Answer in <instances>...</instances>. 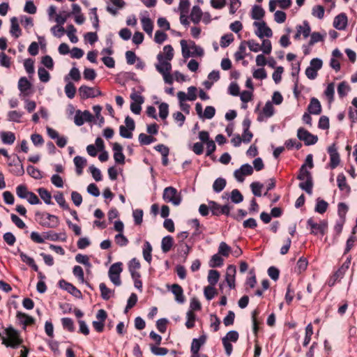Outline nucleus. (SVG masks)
<instances>
[{
    "instance_id": "nucleus-1",
    "label": "nucleus",
    "mask_w": 357,
    "mask_h": 357,
    "mask_svg": "<svg viewBox=\"0 0 357 357\" xmlns=\"http://www.w3.org/2000/svg\"><path fill=\"white\" fill-rule=\"evenodd\" d=\"M182 56L184 59H188L190 56H203L204 51L202 47L198 46L192 40L188 43L186 40H181Z\"/></svg>"
},
{
    "instance_id": "nucleus-2",
    "label": "nucleus",
    "mask_w": 357,
    "mask_h": 357,
    "mask_svg": "<svg viewBox=\"0 0 357 357\" xmlns=\"http://www.w3.org/2000/svg\"><path fill=\"white\" fill-rule=\"evenodd\" d=\"M35 216L36 220L44 227L56 228L59 224V218L48 213L36 211Z\"/></svg>"
},
{
    "instance_id": "nucleus-3",
    "label": "nucleus",
    "mask_w": 357,
    "mask_h": 357,
    "mask_svg": "<svg viewBox=\"0 0 357 357\" xmlns=\"http://www.w3.org/2000/svg\"><path fill=\"white\" fill-rule=\"evenodd\" d=\"M9 338V342L2 336L3 343L7 347H10L13 349L17 348L22 342V340L20 337L19 332L15 329L12 326L7 327L3 332Z\"/></svg>"
},
{
    "instance_id": "nucleus-4",
    "label": "nucleus",
    "mask_w": 357,
    "mask_h": 357,
    "mask_svg": "<svg viewBox=\"0 0 357 357\" xmlns=\"http://www.w3.org/2000/svg\"><path fill=\"white\" fill-rule=\"evenodd\" d=\"M307 227L310 229V234L324 236L328 229V222L324 220L317 222L313 218H310L307 220Z\"/></svg>"
},
{
    "instance_id": "nucleus-5",
    "label": "nucleus",
    "mask_w": 357,
    "mask_h": 357,
    "mask_svg": "<svg viewBox=\"0 0 357 357\" xmlns=\"http://www.w3.org/2000/svg\"><path fill=\"white\" fill-rule=\"evenodd\" d=\"M162 199L165 202L171 203L174 206H178L182 200L181 195L177 190L172 186L164 189Z\"/></svg>"
},
{
    "instance_id": "nucleus-6",
    "label": "nucleus",
    "mask_w": 357,
    "mask_h": 357,
    "mask_svg": "<svg viewBox=\"0 0 357 357\" xmlns=\"http://www.w3.org/2000/svg\"><path fill=\"white\" fill-rule=\"evenodd\" d=\"M122 266L123 264L121 262H116L110 266L108 271L109 280L115 286L117 287L121 284L120 275L123 271Z\"/></svg>"
},
{
    "instance_id": "nucleus-7",
    "label": "nucleus",
    "mask_w": 357,
    "mask_h": 357,
    "mask_svg": "<svg viewBox=\"0 0 357 357\" xmlns=\"http://www.w3.org/2000/svg\"><path fill=\"white\" fill-rule=\"evenodd\" d=\"M125 124L126 126H121L119 127V134L123 138L130 139L132 137V131L135 128V121L131 117L126 116Z\"/></svg>"
},
{
    "instance_id": "nucleus-8",
    "label": "nucleus",
    "mask_w": 357,
    "mask_h": 357,
    "mask_svg": "<svg viewBox=\"0 0 357 357\" xmlns=\"http://www.w3.org/2000/svg\"><path fill=\"white\" fill-rule=\"evenodd\" d=\"M253 26L257 28L255 31V35L260 39L264 38V37H272L273 31L264 21L255 22Z\"/></svg>"
},
{
    "instance_id": "nucleus-9",
    "label": "nucleus",
    "mask_w": 357,
    "mask_h": 357,
    "mask_svg": "<svg viewBox=\"0 0 357 357\" xmlns=\"http://www.w3.org/2000/svg\"><path fill=\"white\" fill-rule=\"evenodd\" d=\"M298 138L303 141L306 146L315 144L318 141L317 135L311 134L309 131L303 128H300L297 130Z\"/></svg>"
},
{
    "instance_id": "nucleus-10",
    "label": "nucleus",
    "mask_w": 357,
    "mask_h": 357,
    "mask_svg": "<svg viewBox=\"0 0 357 357\" xmlns=\"http://www.w3.org/2000/svg\"><path fill=\"white\" fill-rule=\"evenodd\" d=\"M107 314L103 309L99 310L96 315V320L92 322L94 330L98 333H102L105 328V322L107 319Z\"/></svg>"
},
{
    "instance_id": "nucleus-11",
    "label": "nucleus",
    "mask_w": 357,
    "mask_h": 357,
    "mask_svg": "<svg viewBox=\"0 0 357 357\" xmlns=\"http://www.w3.org/2000/svg\"><path fill=\"white\" fill-rule=\"evenodd\" d=\"M157 60L158 63L155 64V67L159 73L162 75L168 72H171L172 64L170 61L165 59V56L162 52H160L157 55Z\"/></svg>"
},
{
    "instance_id": "nucleus-12",
    "label": "nucleus",
    "mask_w": 357,
    "mask_h": 357,
    "mask_svg": "<svg viewBox=\"0 0 357 357\" xmlns=\"http://www.w3.org/2000/svg\"><path fill=\"white\" fill-rule=\"evenodd\" d=\"M327 151L330 156V162L328 165L331 169H333L336 168L340 162V154L335 144L328 146Z\"/></svg>"
},
{
    "instance_id": "nucleus-13",
    "label": "nucleus",
    "mask_w": 357,
    "mask_h": 357,
    "mask_svg": "<svg viewBox=\"0 0 357 357\" xmlns=\"http://www.w3.org/2000/svg\"><path fill=\"white\" fill-rule=\"evenodd\" d=\"M253 173V167L248 163L244 164L241 166L238 169L234 172L235 178L238 182H243L245 176L251 175Z\"/></svg>"
},
{
    "instance_id": "nucleus-14",
    "label": "nucleus",
    "mask_w": 357,
    "mask_h": 357,
    "mask_svg": "<svg viewBox=\"0 0 357 357\" xmlns=\"http://www.w3.org/2000/svg\"><path fill=\"white\" fill-rule=\"evenodd\" d=\"M15 158L8 162V166L13 167L10 172L17 176H20L24 174V166L20 158L18 155H15Z\"/></svg>"
},
{
    "instance_id": "nucleus-15",
    "label": "nucleus",
    "mask_w": 357,
    "mask_h": 357,
    "mask_svg": "<svg viewBox=\"0 0 357 357\" xmlns=\"http://www.w3.org/2000/svg\"><path fill=\"white\" fill-rule=\"evenodd\" d=\"M113 157L116 163L123 165L125 163V155L123 153V147L118 142L112 144Z\"/></svg>"
},
{
    "instance_id": "nucleus-16",
    "label": "nucleus",
    "mask_w": 357,
    "mask_h": 357,
    "mask_svg": "<svg viewBox=\"0 0 357 357\" xmlns=\"http://www.w3.org/2000/svg\"><path fill=\"white\" fill-rule=\"evenodd\" d=\"M16 319L20 325L22 326V328L26 330L27 326L35 324V319L29 314L17 311L16 313Z\"/></svg>"
},
{
    "instance_id": "nucleus-17",
    "label": "nucleus",
    "mask_w": 357,
    "mask_h": 357,
    "mask_svg": "<svg viewBox=\"0 0 357 357\" xmlns=\"http://www.w3.org/2000/svg\"><path fill=\"white\" fill-rule=\"evenodd\" d=\"M59 285L60 288L68 291L69 294H70L75 298H81L82 297L81 291L76 287H75L73 284L66 281L65 280L62 279V280H59Z\"/></svg>"
},
{
    "instance_id": "nucleus-18",
    "label": "nucleus",
    "mask_w": 357,
    "mask_h": 357,
    "mask_svg": "<svg viewBox=\"0 0 357 357\" xmlns=\"http://www.w3.org/2000/svg\"><path fill=\"white\" fill-rule=\"evenodd\" d=\"M275 109L271 102H266L261 112L259 114L257 120L263 121L265 119L271 117L274 114Z\"/></svg>"
},
{
    "instance_id": "nucleus-19",
    "label": "nucleus",
    "mask_w": 357,
    "mask_h": 357,
    "mask_svg": "<svg viewBox=\"0 0 357 357\" xmlns=\"http://www.w3.org/2000/svg\"><path fill=\"white\" fill-rule=\"evenodd\" d=\"M347 17L345 13L337 15L333 20V26L338 30H344L347 26Z\"/></svg>"
},
{
    "instance_id": "nucleus-20",
    "label": "nucleus",
    "mask_w": 357,
    "mask_h": 357,
    "mask_svg": "<svg viewBox=\"0 0 357 357\" xmlns=\"http://www.w3.org/2000/svg\"><path fill=\"white\" fill-rule=\"evenodd\" d=\"M236 272V267L233 265H229L227 268L225 280L230 289L235 288Z\"/></svg>"
},
{
    "instance_id": "nucleus-21",
    "label": "nucleus",
    "mask_w": 357,
    "mask_h": 357,
    "mask_svg": "<svg viewBox=\"0 0 357 357\" xmlns=\"http://www.w3.org/2000/svg\"><path fill=\"white\" fill-rule=\"evenodd\" d=\"M93 110L95 113V116L91 114V123L98 125L100 127L104 123V118L100 114L102 107L100 105H95L93 107Z\"/></svg>"
},
{
    "instance_id": "nucleus-22",
    "label": "nucleus",
    "mask_w": 357,
    "mask_h": 357,
    "mask_svg": "<svg viewBox=\"0 0 357 357\" xmlns=\"http://www.w3.org/2000/svg\"><path fill=\"white\" fill-rule=\"evenodd\" d=\"M84 122H89V110H84L83 112L77 110L75 116V123L81 126Z\"/></svg>"
},
{
    "instance_id": "nucleus-23",
    "label": "nucleus",
    "mask_w": 357,
    "mask_h": 357,
    "mask_svg": "<svg viewBox=\"0 0 357 357\" xmlns=\"http://www.w3.org/2000/svg\"><path fill=\"white\" fill-rule=\"evenodd\" d=\"M307 111L311 114L318 115L321 112V106L319 100L312 98L307 107Z\"/></svg>"
},
{
    "instance_id": "nucleus-24",
    "label": "nucleus",
    "mask_w": 357,
    "mask_h": 357,
    "mask_svg": "<svg viewBox=\"0 0 357 357\" xmlns=\"http://www.w3.org/2000/svg\"><path fill=\"white\" fill-rule=\"evenodd\" d=\"M171 291L174 295L175 300L177 303H183L185 302L183 290L180 285L177 284H172L171 287Z\"/></svg>"
},
{
    "instance_id": "nucleus-25",
    "label": "nucleus",
    "mask_w": 357,
    "mask_h": 357,
    "mask_svg": "<svg viewBox=\"0 0 357 357\" xmlns=\"http://www.w3.org/2000/svg\"><path fill=\"white\" fill-rule=\"evenodd\" d=\"M207 335L203 333L198 338H194L191 343L190 351H199L202 345L206 343Z\"/></svg>"
},
{
    "instance_id": "nucleus-26",
    "label": "nucleus",
    "mask_w": 357,
    "mask_h": 357,
    "mask_svg": "<svg viewBox=\"0 0 357 357\" xmlns=\"http://www.w3.org/2000/svg\"><path fill=\"white\" fill-rule=\"evenodd\" d=\"M10 33L15 38H18L22 35V30L16 17H13L10 19Z\"/></svg>"
},
{
    "instance_id": "nucleus-27",
    "label": "nucleus",
    "mask_w": 357,
    "mask_h": 357,
    "mask_svg": "<svg viewBox=\"0 0 357 357\" xmlns=\"http://www.w3.org/2000/svg\"><path fill=\"white\" fill-rule=\"evenodd\" d=\"M141 23L143 30L150 36H152L153 24L149 16H143L141 18Z\"/></svg>"
},
{
    "instance_id": "nucleus-28",
    "label": "nucleus",
    "mask_w": 357,
    "mask_h": 357,
    "mask_svg": "<svg viewBox=\"0 0 357 357\" xmlns=\"http://www.w3.org/2000/svg\"><path fill=\"white\" fill-rule=\"evenodd\" d=\"M1 139L3 144L11 145L15 141V135L10 131H2L0 132Z\"/></svg>"
},
{
    "instance_id": "nucleus-29",
    "label": "nucleus",
    "mask_w": 357,
    "mask_h": 357,
    "mask_svg": "<svg viewBox=\"0 0 357 357\" xmlns=\"http://www.w3.org/2000/svg\"><path fill=\"white\" fill-rule=\"evenodd\" d=\"M73 161L75 165L76 173L79 176L83 173V168L86 165L87 160L83 157L77 155L74 158Z\"/></svg>"
},
{
    "instance_id": "nucleus-30",
    "label": "nucleus",
    "mask_w": 357,
    "mask_h": 357,
    "mask_svg": "<svg viewBox=\"0 0 357 357\" xmlns=\"http://www.w3.org/2000/svg\"><path fill=\"white\" fill-rule=\"evenodd\" d=\"M203 13L198 6H194L191 10L190 18L191 21L195 24H198L202 17Z\"/></svg>"
},
{
    "instance_id": "nucleus-31",
    "label": "nucleus",
    "mask_w": 357,
    "mask_h": 357,
    "mask_svg": "<svg viewBox=\"0 0 357 357\" xmlns=\"http://www.w3.org/2000/svg\"><path fill=\"white\" fill-rule=\"evenodd\" d=\"M101 297L102 299L107 301L112 298L114 294V290H112L107 287L106 284L103 282L99 285Z\"/></svg>"
},
{
    "instance_id": "nucleus-32",
    "label": "nucleus",
    "mask_w": 357,
    "mask_h": 357,
    "mask_svg": "<svg viewBox=\"0 0 357 357\" xmlns=\"http://www.w3.org/2000/svg\"><path fill=\"white\" fill-rule=\"evenodd\" d=\"M20 259L22 262L27 264L29 267H31L34 271L38 272V266L36 264L33 258L28 256L25 253H21L20 255Z\"/></svg>"
},
{
    "instance_id": "nucleus-33",
    "label": "nucleus",
    "mask_w": 357,
    "mask_h": 357,
    "mask_svg": "<svg viewBox=\"0 0 357 357\" xmlns=\"http://www.w3.org/2000/svg\"><path fill=\"white\" fill-rule=\"evenodd\" d=\"M174 243L173 238L171 236H166L162 238L161 242V249L164 253L168 252Z\"/></svg>"
},
{
    "instance_id": "nucleus-34",
    "label": "nucleus",
    "mask_w": 357,
    "mask_h": 357,
    "mask_svg": "<svg viewBox=\"0 0 357 357\" xmlns=\"http://www.w3.org/2000/svg\"><path fill=\"white\" fill-rule=\"evenodd\" d=\"M40 197L44 201L46 204H52L51 193L44 188H40L37 190Z\"/></svg>"
},
{
    "instance_id": "nucleus-35",
    "label": "nucleus",
    "mask_w": 357,
    "mask_h": 357,
    "mask_svg": "<svg viewBox=\"0 0 357 357\" xmlns=\"http://www.w3.org/2000/svg\"><path fill=\"white\" fill-rule=\"evenodd\" d=\"M296 31L303 35L306 38L310 35L311 28L307 21L305 20L303 24L296 26Z\"/></svg>"
},
{
    "instance_id": "nucleus-36",
    "label": "nucleus",
    "mask_w": 357,
    "mask_h": 357,
    "mask_svg": "<svg viewBox=\"0 0 357 357\" xmlns=\"http://www.w3.org/2000/svg\"><path fill=\"white\" fill-rule=\"evenodd\" d=\"M299 188L305 191L308 195H312L313 188L312 177L302 181V182L299 183Z\"/></svg>"
},
{
    "instance_id": "nucleus-37",
    "label": "nucleus",
    "mask_w": 357,
    "mask_h": 357,
    "mask_svg": "<svg viewBox=\"0 0 357 357\" xmlns=\"http://www.w3.org/2000/svg\"><path fill=\"white\" fill-rule=\"evenodd\" d=\"M265 14L264 10L260 6L255 5L252 8L251 17L253 20H260Z\"/></svg>"
},
{
    "instance_id": "nucleus-38",
    "label": "nucleus",
    "mask_w": 357,
    "mask_h": 357,
    "mask_svg": "<svg viewBox=\"0 0 357 357\" xmlns=\"http://www.w3.org/2000/svg\"><path fill=\"white\" fill-rule=\"evenodd\" d=\"M328 207V204L326 201L321 199V198H317L316 199V205L314 208L315 212L323 214L326 211Z\"/></svg>"
},
{
    "instance_id": "nucleus-39",
    "label": "nucleus",
    "mask_w": 357,
    "mask_h": 357,
    "mask_svg": "<svg viewBox=\"0 0 357 357\" xmlns=\"http://www.w3.org/2000/svg\"><path fill=\"white\" fill-rule=\"evenodd\" d=\"M31 87V82L27 79L26 77H22L18 81V89L22 93H25L29 90Z\"/></svg>"
},
{
    "instance_id": "nucleus-40",
    "label": "nucleus",
    "mask_w": 357,
    "mask_h": 357,
    "mask_svg": "<svg viewBox=\"0 0 357 357\" xmlns=\"http://www.w3.org/2000/svg\"><path fill=\"white\" fill-rule=\"evenodd\" d=\"M223 263L224 259L220 254L217 253L211 257L209 261V266L211 268L220 267L223 265Z\"/></svg>"
},
{
    "instance_id": "nucleus-41",
    "label": "nucleus",
    "mask_w": 357,
    "mask_h": 357,
    "mask_svg": "<svg viewBox=\"0 0 357 357\" xmlns=\"http://www.w3.org/2000/svg\"><path fill=\"white\" fill-rule=\"evenodd\" d=\"M152 247L149 242L146 241L143 246V257L144 259L148 262L151 263L152 257H151Z\"/></svg>"
},
{
    "instance_id": "nucleus-42",
    "label": "nucleus",
    "mask_w": 357,
    "mask_h": 357,
    "mask_svg": "<svg viewBox=\"0 0 357 357\" xmlns=\"http://www.w3.org/2000/svg\"><path fill=\"white\" fill-rule=\"evenodd\" d=\"M23 113L16 111V110H12L9 111L8 112V121H12V122H16V123H20L21 122V118L22 117Z\"/></svg>"
},
{
    "instance_id": "nucleus-43",
    "label": "nucleus",
    "mask_w": 357,
    "mask_h": 357,
    "mask_svg": "<svg viewBox=\"0 0 357 357\" xmlns=\"http://www.w3.org/2000/svg\"><path fill=\"white\" fill-rule=\"evenodd\" d=\"M324 95L329 102H332L334 100L335 84L333 82H331L327 85L324 91Z\"/></svg>"
},
{
    "instance_id": "nucleus-44",
    "label": "nucleus",
    "mask_w": 357,
    "mask_h": 357,
    "mask_svg": "<svg viewBox=\"0 0 357 357\" xmlns=\"http://www.w3.org/2000/svg\"><path fill=\"white\" fill-rule=\"evenodd\" d=\"M307 264V260L304 257H301L297 261L294 271L298 274L303 273L306 270Z\"/></svg>"
},
{
    "instance_id": "nucleus-45",
    "label": "nucleus",
    "mask_w": 357,
    "mask_h": 357,
    "mask_svg": "<svg viewBox=\"0 0 357 357\" xmlns=\"http://www.w3.org/2000/svg\"><path fill=\"white\" fill-rule=\"evenodd\" d=\"M350 90L351 88L346 82H342L338 84L337 93L340 98L346 96Z\"/></svg>"
},
{
    "instance_id": "nucleus-46",
    "label": "nucleus",
    "mask_w": 357,
    "mask_h": 357,
    "mask_svg": "<svg viewBox=\"0 0 357 357\" xmlns=\"http://www.w3.org/2000/svg\"><path fill=\"white\" fill-rule=\"evenodd\" d=\"M27 174L35 179H40L43 178L41 172L33 165H28L26 167Z\"/></svg>"
},
{
    "instance_id": "nucleus-47",
    "label": "nucleus",
    "mask_w": 357,
    "mask_h": 357,
    "mask_svg": "<svg viewBox=\"0 0 357 357\" xmlns=\"http://www.w3.org/2000/svg\"><path fill=\"white\" fill-rule=\"evenodd\" d=\"M220 278V273L216 270H210L208 274V282L210 285L215 286Z\"/></svg>"
},
{
    "instance_id": "nucleus-48",
    "label": "nucleus",
    "mask_w": 357,
    "mask_h": 357,
    "mask_svg": "<svg viewBox=\"0 0 357 357\" xmlns=\"http://www.w3.org/2000/svg\"><path fill=\"white\" fill-rule=\"evenodd\" d=\"M226 186V180L223 178H218L213 184V189L215 192H220Z\"/></svg>"
},
{
    "instance_id": "nucleus-49",
    "label": "nucleus",
    "mask_w": 357,
    "mask_h": 357,
    "mask_svg": "<svg viewBox=\"0 0 357 357\" xmlns=\"http://www.w3.org/2000/svg\"><path fill=\"white\" fill-rule=\"evenodd\" d=\"M54 199L57 204L64 210H70L69 205L66 203L64 196L62 192H58L54 195Z\"/></svg>"
},
{
    "instance_id": "nucleus-50",
    "label": "nucleus",
    "mask_w": 357,
    "mask_h": 357,
    "mask_svg": "<svg viewBox=\"0 0 357 357\" xmlns=\"http://www.w3.org/2000/svg\"><path fill=\"white\" fill-rule=\"evenodd\" d=\"M231 251V248L225 242L222 241L219 244L218 254L221 256L227 257Z\"/></svg>"
},
{
    "instance_id": "nucleus-51",
    "label": "nucleus",
    "mask_w": 357,
    "mask_h": 357,
    "mask_svg": "<svg viewBox=\"0 0 357 357\" xmlns=\"http://www.w3.org/2000/svg\"><path fill=\"white\" fill-rule=\"evenodd\" d=\"M30 192L24 184L19 185L16 188V194L20 199H26Z\"/></svg>"
},
{
    "instance_id": "nucleus-52",
    "label": "nucleus",
    "mask_w": 357,
    "mask_h": 357,
    "mask_svg": "<svg viewBox=\"0 0 357 357\" xmlns=\"http://www.w3.org/2000/svg\"><path fill=\"white\" fill-rule=\"evenodd\" d=\"M43 236L45 239L50 240L52 241H56L59 240H61L63 241H66V237L60 238L59 234L53 231L43 232Z\"/></svg>"
},
{
    "instance_id": "nucleus-53",
    "label": "nucleus",
    "mask_w": 357,
    "mask_h": 357,
    "mask_svg": "<svg viewBox=\"0 0 357 357\" xmlns=\"http://www.w3.org/2000/svg\"><path fill=\"white\" fill-rule=\"evenodd\" d=\"M312 177V176L310 172L307 170L306 165L303 164L300 168L299 174L297 176V178L300 181H304Z\"/></svg>"
},
{
    "instance_id": "nucleus-54",
    "label": "nucleus",
    "mask_w": 357,
    "mask_h": 357,
    "mask_svg": "<svg viewBox=\"0 0 357 357\" xmlns=\"http://www.w3.org/2000/svg\"><path fill=\"white\" fill-rule=\"evenodd\" d=\"M312 335H313L312 325V324H308L307 325V326L305 327V338H304V341H303L304 347H307L310 344Z\"/></svg>"
},
{
    "instance_id": "nucleus-55",
    "label": "nucleus",
    "mask_w": 357,
    "mask_h": 357,
    "mask_svg": "<svg viewBox=\"0 0 357 357\" xmlns=\"http://www.w3.org/2000/svg\"><path fill=\"white\" fill-rule=\"evenodd\" d=\"M326 34H321L319 32H313L310 34V39L309 41V46H312L318 42L324 40Z\"/></svg>"
},
{
    "instance_id": "nucleus-56",
    "label": "nucleus",
    "mask_w": 357,
    "mask_h": 357,
    "mask_svg": "<svg viewBox=\"0 0 357 357\" xmlns=\"http://www.w3.org/2000/svg\"><path fill=\"white\" fill-rule=\"evenodd\" d=\"M246 47H245V40L242 41L238 47V51L234 54V57L236 61L242 60L245 58Z\"/></svg>"
},
{
    "instance_id": "nucleus-57",
    "label": "nucleus",
    "mask_w": 357,
    "mask_h": 357,
    "mask_svg": "<svg viewBox=\"0 0 357 357\" xmlns=\"http://www.w3.org/2000/svg\"><path fill=\"white\" fill-rule=\"evenodd\" d=\"M150 349L153 354L155 356H165L168 353V349L165 347H160L158 345H150Z\"/></svg>"
},
{
    "instance_id": "nucleus-58",
    "label": "nucleus",
    "mask_w": 357,
    "mask_h": 357,
    "mask_svg": "<svg viewBox=\"0 0 357 357\" xmlns=\"http://www.w3.org/2000/svg\"><path fill=\"white\" fill-rule=\"evenodd\" d=\"M64 91L68 98L72 99L75 97L76 88L72 82H69L66 84Z\"/></svg>"
},
{
    "instance_id": "nucleus-59",
    "label": "nucleus",
    "mask_w": 357,
    "mask_h": 357,
    "mask_svg": "<svg viewBox=\"0 0 357 357\" xmlns=\"http://www.w3.org/2000/svg\"><path fill=\"white\" fill-rule=\"evenodd\" d=\"M38 74L39 79L42 82L46 83L50 81V75L45 68L39 67L38 70Z\"/></svg>"
},
{
    "instance_id": "nucleus-60",
    "label": "nucleus",
    "mask_w": 357,
    "mask_h": 357,
    "mask_svg": "<svg viewBox=\"0 0 357 357\" xmlns=\"http://www.w3.org/2000/svg\"><path fill=\"white\" fill-rule=\"evenodd\" d=\"M76 29L73 24L67 26V35L73 43H76L78 41L77 37L75 36Z\"/></svg>"
},
{
    "instance_id": "nucleus-61",
    "label": "nucleus",
    "mask_w": 357,
    "mask_h": 357,
    "mask_svg": "<svg viewBox=\"0 0 357 357\" xmlns=\"http://www.w3.org/2000/svg\"><path fill=\"white\" fill-rule=\"evenodd\" d=\"M187 321L185 322V326L188 328H192L195 326L196 315L191 310H188L186 313Z\"/></svg>"
},
{
    "instance_id": "nucleus-62",
    "label": "nucleus",
    "mask_w": 357,
    "mask_h": 357,
    "mask_svg": "<svg viewBox=\"0 0 357 357\" xmlns=\"http://www.w3.org/2000/svg\"><path fill=\"white\" fill-rule=\"evenodd\" d=\"M337 183L340 190H349V187L347 183L346 177L343 174L337 175Z\"/></svg>"
},
{
    "instance_id": "nucleus-63",
    "label": "nucleus",
    "mask_w": 357,
    "mask_h": 357,
    "mask_svg": "<svg viewBox=\"0 0 357 357\" xmlns=\"http://www.w3.org/2000/svg\"><path fill=\"white\" fill-rule=\"evenodd\" d=\"M230 199L233 203L239 204L243 202V197L238 190L234 189L231 192Z\"/></svg>"
},
{
    "instance_id": "nucleus-64",
    "label": "nucleus",
    "mask_w": 357,
    "mask_h": 357,
    "mask_svg": "<svg viewBox=\"0 0 357 357\" xmlns=\"http://www.w3.org/2000/svg\"><path fill=\"white\" fill-rule=\"evenodd\" d=\"M61 323L63 328L68 330L70 332H73L75 330L74 323L71 318L64 317L61 319Z\"/></svg>"
}]
</instances>
